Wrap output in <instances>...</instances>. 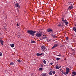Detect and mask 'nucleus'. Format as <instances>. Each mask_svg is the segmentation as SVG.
Segmentation results:
<instances>
[{"label":"nucleus","instance_id":"1","mask_svg":"<svg viewBox=\"0 0 76 76\" xmlns=\"http://www.w3.org/2000/svg\"><path fill=\"white\" fill-rule=\"evenodd\" d=\"M27 33L31 35V36H34L35 35V33H36V31L33 30H28L27 31Z\"/></svg>","mask_w":76,"mask_h":76},{"label":"nucleus","instance_id":"2","mask_svg":"<svg viewBox=\"0 0 76 76\" xmlns=\"http://www.w3.org/2000/svg\"><path fill=\"white\" fill-rule=\"evenodd\" d=\"M62 19V22H63L65 23V24L66 25H67L69 24V22H67V20H66V19L64 20V17H62V18H61Z\"/></svg>","mask_w":76,"mask_h":76},{"label":"nucleus","instance_id":"3","mask_svg":"<svg viewBox=\"0 0 76 76\" xmlns=\"http://www.w3.org/2000/svg\"><path fill=\"white\" fill-rule=\"evenodd\" d=\"M42 35V32H38L36 34V36L37 37H41Z\"/></svg>","mask_w":76,"mask_h":76},{"label":"nucleus","instance_id":"4","mask_svg":"<svg viewBox=\"0 0 76 76\" xmlns=\"http://www.w3.org/2000/svg\"><path fill=\"white\" fill-rule=\"evenodd\" d=\"M47 32H53V30L50 28H48L47 29Z\"/></svg>","mask_w":76,"mask_h":76},{"label":"nucleus","instance_id":"5","mask_svg":"<svg viewBox=\"0 0 76 76\" xmlns=\"http://www.w3.org/2000/svg\"><path fill=\"white\" fill-rule=\"evenodd\" d=\"M15 5L16 7H18V8H19V9L20 8V7L19 5V3H16V4H15Z\"/></svg>","mask_w":76,"mask_h":76},{"label":"nucleus","instance_id":"6","mask_svg":"<svg viewBox=\"0 0 76 76\" xmlns=\"http://www.w3.org/2000/svg\"><path fill=\"white\" fill-rule=\"evenodd\" d=\"M73 8V6L71 5L69 6V8H68V10H72V9Z\"/></svg>","mask_w":76,"mask_h":76},{"label":"nucleus","instance_id":"7","mask_svg":"<svg viewBox=\"0 0 76 76\" xmlns=\"http://www.w3.org/2000/svg\"><path fill=\"white\" fill-rule=\"evenodd\" d=\"M42 50L44 51V50L45 49V46L43 45L41 47Z\"/></svg>","mask_w":76,"mask_h":76},{"label":"nucleus","instance_id":"8","mask_svg":"<svg viewBox=\"0 0 76 76\" xmlns=\"http://www.w3.org/2000/svg\"><path fill=\"white\" fill-rule=\"evenodd\" d=\"M58 44H56L54 45L53 46V47L52 48V49H53V48H54L56 47H57V46H58Z\"/></svg>","mask_w":76,"mask_h":76},{"label":"nucleus","instance_id":"9","mask_svg":"<svg viewBox=\"0 0 76 76\" xmlns=\"http://www.w3.org/2000/svg\"><path fill=\"white\" fill-rule=\"evenodd\" d=\"M51 35L52 37H53V38H57V36H55V35L54 34H51Z\"/></svg>","mask_w":76,"mask_h":76},{"label":"nucleus","instance_id":"10","mask_svg":"<svg viewBox=\"0 0 76 76\" xmlns=\"http://www.w3.org/2000/svg\"><path fill=\"white\" fill-rule=\"evenodd\" d=\"M43 54V53H37V56H41V55H42Z\"/></svg>","mask_w":76,"mask_h":76},{"label":"nucleus","instance_id":"11","mask_svg":"<svg viewBox=\"0 0 76 76\" xmlns=\"http://www.w3.org/2000/svg\"><path fill=\"white\" fill-rule=\"evenodd\" d=\"M0 42L1 44V45H3V40H0Z\"/></svg>","mask_w":76,"mask_h":76},{"label":"nucleus","instance_id":"12","mask_svg":"<svg viewBox=\"0 0 76 76\" xmlns=\"http://www.w3.org/2000/svg\"><path fill=\"white\" fill-rule=\"evenodd\" d=\"M56 66V69H60V66H59L56 65V66Z\"/></svg>","mask_w":76,"mask_h":76},{"label":"nucleus","instance_id":"13","mask_svg":"<svg viewBox=\"0 0 76 76\" xmlns=\"http://www.w3.org/2000/svg\"><path fill=\"white\" fill-rule=\"evenodd\" d=\"M42 76H48L45 73H42Z\"/></svg>","mask_w":76,"mask_h":76},{"label":"nucleus","instance_id":"14","mask_svg":"<svg viewBox=\"0 0 76 76\" xmlns=\"http://www.w3.org/2000/svg\"><path fill=\"white\" fill-rule=\"evenodd\" d=\"M10 46L12 48H13V47H15V44H10Z\"/></svg>","mask_w":76,"mask_h":76},{"label":"nucleus","instance_id":"15","mask_svg":"<svg viewBox=\"0 0 76 76\" xmlns=\"http://www.w3.org/2000/svg\"><path fill=\"white\" fill-rule=\"evenodd\" d=\"M31 43H35V44H36V43H37V42H35V41H32V40H31Z\"/></svg>","mask_w":76,"mask_h":76},{"label":"nucleus","instance_id":"16","mask_svg":"<svg viewBox=\"0 0 76 76\" xmlns=\"http://www.w3.org/2000/svg\"><path fill=\"white\" fill-rule=\"evenodd\" d=\"M60 59H61L59 58H57L56 59V60L57 61H58V60H60Z\"/></svg>","mask_w":76,"mask_h":76},{"label":"nucleus","instance_id":"17","mask_svg":"<svg viewBox=\"0 0 76 76\" xmlns=\"http://www.w3.org/2000/svg\"><path fill=\"white\" fill-rule=\"evenodd\" d=\"M70 69L69 68H66V71H68V72H69L70 71Z\"/></svg>","mask_w":76,"mask_h":76},{"label":"nucleus","instance_id":"18","mask_svg":"<svg viewBox=\"0 0 76 76\" xmlns=\"http://www.w3.org/2000/svg\"><path fill=\"white\" fill-rule=\"evenodd\" d=\"M52 73H53V71H51L49 72L50 75H52Z\"/></svg>","mask_w":76,"mask_h":76},{"label":"nucleus","instance_id":"19","mask_svg":"<svg viewBox=\"0 0 76 76\" xmlns=\"http://www.w3.org/2000/svg\"><path fill=\"white\" fill-rule=\"evenodd\" d=\"M72 74H73V75H76V72H72Z\"/></svg>","mask_w":76,"mask_h":76},{"label":"nucleus","instance_id":"20","mask_svg":"<svg viewBox=\"0 0 76 76\" xmlns=\"http://www.w3.org/2000/svg\"><path fill=\"white\" fill-rule=\"evenodd\" d=\"M43 63H44V64H47V62H46V61H45V60H44L43 61Z\"/></svg>","mask_w":76,"mask_h":76},{"label":"nucleus","instance_id":"21","mask_svg":"<svg viewBox=\"0 0 76 76\" xmlns=\"http://www.w3.org/2000/svg\"><path fill=\"white\" fill-rule=\"evenodd\" d=\"M68 4H69V5H72V3L69 2L68 3Z\"/></svg>","mask_w":76,"mask_h":76},{"label":"nucleus","instance_id":"22","mask_svg":"<svg viewBox=\"0 0 76 76\" xmlns=\"http://www.w3.org/2000/svg\"><path fill=\"white\" fill-rule=\"evenodd\" d=\"M43 39H45V38H47V37H42Z\"/></svg>","mask_w":76,"mask_h":76},{"label":"nucleus","instance_id":"23","mask_svg":"<svg viewBox=\"0 0 76 76\" xmlns=\"http://www.w3.org/2000/svg\"><path fill=\"white\" fill-rule=\"evenodd\" d=\"M69 72L66 71L65 72V74L66 75H67V74H68V73H69Z\"/></svg>","mask_w":76,"mask_h":76},{"label":"nucleus","instance_id":"24","mask_svg":"<svg viewBox=\"0 0 76 76\" xmlns=\"http://www.w3.org/2000/svg\"><path fill=\"white\" fill-rule=\"evenodd\" d=\"M58 26H61V24H59L58 25Z\"/></svg>","mask_w":76,"mask_h":76},{"label":"nucleus","instance_id":"25","mask_svg":"<svg viewBox=\"0 0 76 76\" xmlns=\"http://www.w3.org/2000/svg\"><path fill=\"white\" fill-rule=\"evenodd\" d=\"M66 40H69V38H68V37H66Z\"/></svg>","mask_w":76,"mask_h":76},{"label":"nucleus","instance_id":"26","mask_svg":"<svg viewBox=\"0 0 76 76\" xmlns=\"http://www.w3.org/2000/svg\"><path fill=\"white\" fill-rule=\"evenodd\" d=\"M52 73H53V75H54V74H55V73H56V72L55 71H53Z\"/></svg>","mask_w":76,"mask_h":76},{"label":"nucleus","instance_id":"27","mask_svg":"<svg viewBox=\"0 0 76 76\" xmlns=\"http://www.w3.org/2000/svg\"><path fill=\"white\" fill-rule=\"evenodd\" d=\"M58 56L61 57V55L60 54L58 55H57Z\"/></svg>","mask_w":76,"mask_h":76},{"label":"nucleus","instance_id":"28","mask_svg":"<svg viewBox=\"0 0 76 76\" xmlns=\"http://www.w3.org/2000/svg\"><path fill=\"white\" fill-rule=\"evenodd\" d=\"M19 62V63H20V60H17Z\"/></svg>","mask_w":76,"mask_h":76},{"label":"nucleus","instance_id":"29","mask_svg":"<svg viewBox=\"0 0 76 76\" xmlns=\"http://www.w3.org/2000/svg\"><path fill=\"white\" fill-rule=\"evenodd\" d=\"M42 69H43L42 68H39V70H42Z\"/></svg>","mask_w":76,"mask_h":76},{"label":"nucleus","instance_id":"30","mask_svg":"<svg viewBox=\"0 0 76 76\" xmlns=\"http://www.w3.org/2000/svg\"><path fill=\"white\" fill-rule=\"evenodd\" d=\"M13 63L11 62L10 63V65H13Z\"/></svg>","mask_w":76,"mask_h":76},{"label":"nucleus","instance_id":"31","mask_svg":"<svg viewBox=\"0 0 76 76\" xmlns=\"http://www.w3.org/2000/svg\"><path fill=\"white\" fill-rule=\"evenodd\" d=\"M2 56V53L0 52V56Z\"/></svg>","mask_w":76,"mask_h":76},{"label":"nucleus","instance_id":"32","mask_svg":"<svg viewBox=\"0 0 76 76\" xmlns=\"http://www.w3.org/2000/svg\"><path fill=\"white\" fill-rule=\"evenodd\" d=\"M62 73H63L64 75H66V73H65V72H64L63 71Z\"/></svg>","mask_w":76,"mask_h":76},{"label":"nucleus","instance_id":"33","mask_svg":"<svg viewBox=\"0 0 76 76\" xmlns=\"http://www.w3.org/2000/svg\"><path fill=\"white\" fill-rule=\"evenodd\" d=\"M50 40H51V39H49V40H48L47 41H48V42H49V41H50Z\"/></svg>","mask_w":76,"mask_h":76},{"label":"nucleus","instance_id":"34","mask_svg":"<svg viewBox=\"0 0 76 76\" xmlns=\"http://www.w3.org/2000/svg\"><path fill=\"white\" fill-rule=\"evenodd\" d=\"M50 64V65H52V64H53V63L52 62H51Z\"/></svg>","mask_w":76,"mask_h":76},{"label":"nucleus","instance_id":"35","mask_svg":"<svg viewBox=\"0 0 76 76\" xmlns=\"http://www.w3.org/2000/svg\"><path fill=\"white\" fill-rule=\"evenodd\" d=\"M43 36H44V37H46V35H45V34L43 35Z\"/></svg>","mask_w":76,"mask_h":76},{"label":"nucleus","instance_id":"36","mask_svg":"<svg viewBox=\"0 0 76 76\" xmlns=\"http://www.w3.org/2000/svg\"><path fill=\"white\" fill-rule=\"evenodd\" d=\"M17 26H19V24L18 23H17Z\"/></svg>","mask_w":76,"mask_h":76},{"label":"nucleus","instance_id":"37","mask_svg":"<svg viewBox=\"0 0 76 76\" xmlns=\"http://www.w3.org/2000/svg\"><path fill=\"white\" fill-rule=\"evenodd\" d=\"M41 67H43V66H43V65H41Z\"/></svg>","mask_w":76,"mask_h":76},{"label":"nucleus","instance_id":"38","mask_svg":"<svg viewBox=\"0 0 76 76\" xmlns=\"http://www.w3.org/2000/svg\"><path fill=\"white\" fill-rule=\"evenodd\" d=\"M17 12H19V10H17Z\"/></svg>","mask_w":76,"mask_h":76},{"label":"nucleus","instance_id":"39","mask_svg":"<svg viewBox=\"0 0 76 76\" xmlns=\"http://www.w3.org/2000/svg\"><path fill=\"white\" fill-rule=\"evenodd\" d=\"M72 76H75L74 75H72Z\"/></svg>","mask_w":76,"mask_h":76},{"label":"nucleus","instance_id":"40","mask_svg":"<svg viewBox=\"0 0 76 76\" xmlns=\"http://www.w3.org/2000/svg\"><path fill=\"white\" fill-rule=\"evenodd\" d=\"M75 26H76V24L75 25Z\"/></svg>","mask_w":76,"mask_h":76}]
</instances>
